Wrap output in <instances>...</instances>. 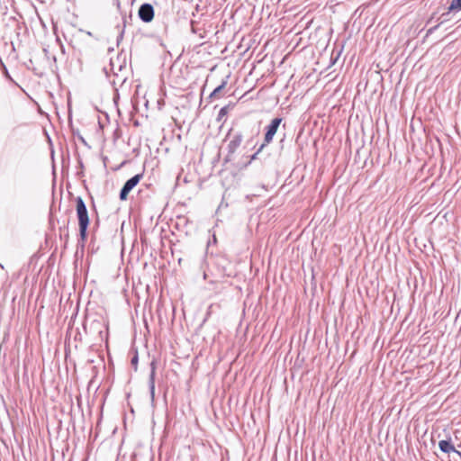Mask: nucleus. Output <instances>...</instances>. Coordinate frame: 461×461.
Instances as JSON below:
<instances>
[{"label": "nucleus", "instance_id": "1", "mask_svg": "<svg viewBox=\"0 0 461 461\" xmlns=\"http://www.w3.org/2000/svg\"><path fill=\"white\" fill-rule=\"evenodd\" d=\"M76 211L78 220L80 237L82 240H85L86 238V230L89 225V216L86 206L80 196L76 198Z\"/></svg>", "mask_w": 461, "mask_h": 461}, {"label": "nucleus", "instance_id": "2", "mask_svg": "<svg viewBox=\"0 0 461 461\" xmlns=\"http://www.w3.org/2000/svg\"><path fill=\"white\" fill-rule=\"evenodd\" d=\"M281 122V118H275L274 120H272L271 123L267 126V131L265 134L264 143L260 146L258 150L251 157V159H255L257 155L264 149V147L272 141L273 137L276 133Z\"/></svg>", "mask_w": 461, "mask_h": 461}, {"label": "nucleus", "instance_id": "3", "mask_svg": "<svg viewBox=\"0 0 461 461\" xmlns=\"http://www.w3.org/2000/svg\"><path fill=\"white\" fill-rule=\"evenodd\" d=\"M143 174H137L130 178L123 185L120 193V199L124 201L127 199L129 193L139 184L142 179Z\"/></svg>", "mask_w": 461, "mask_h": 461}, {"label": "nucleus", "instance_id": "4", "mask_svg": "<svg viewBox=\"0 0 461 461\" xmlns=\"http://www.w3.org/2000/svg\"><path fill=\"white\" fill-rule=\"evenodd\" d=\"M139 16L145 23L151 22L154 17V10L152 5L149 4L142 5L139 9Z\"/></svg>", "mask_w": 461, "mask_h": 461}, {"label": "nucleus", "instance_id": "5", "mask_svg": "<svg viewBox=\"0 0 461 461\" xmlns=\"http://www.w3.org/2000/svg\"><path fill=\"white\" fill-rule=\"evenodd\" d=\"M242 142L241 134H236L232 137V139L228 143V151L230 154H233L237 151Z\"/></svg>", "mask_w": 461, "mask_h": 461}, {"label": "nucleus", "instance_id": "6", "mask_svg": "<svg viewBox=\"0 0 461 461\" xmlns=\"http://www.w3.org/2000/svg\"><path fill=\"white\" fill-rule=\"evenodd\" d=\"M438 447L440 450L444 453L449 454L451 452H456L458 456H461V452L457 451L450 441L440 440L438 442Z\"/></svg>", "mask_w": 461, "mask_h": 461}, {"label": "nucleus", "instance_id": "7", "mask_svg": "<svg viewBox=\"0 0 461 461\" xmlns=\"http://www.w3.org/2000/svg\"><path fill=\"white\" fill-rule=\"evenodd\" d=\"M226 85H227V81L226 80L222 81V83L212 91L210 97H214V98L221 97V91L224 89Z\"/></svg>", "mask_w": 461, "mask_h": 461}, {"label": "nucleus", "instance_id": "8", "mask_svg": "<svg viewBox=\"0 0 461 461\" xmlns=\"http://www.w3.org/2000/svg\"><path fill=\"white\" fill-rule=\"evenodd\" d=\"M448 9L449 11L461 10V0H453Z\"/></svg>", "mask_w": 461, "mask_h": 461}, {"label": "nucleus", "instance_id": "9", "mask_svg": "<svg viewBox=\"0 0 461 461\" xmlns=\"http://www.w3.org/2000/svg\"><path fill=\"white\" fill-rule=\"evenodd\" d=\"M230 105L222 107L219 112V116L223 117L228 114Z\"/></svg>", "mask_w": 461, "mask_h": 461}, {"label": "nucleus", "instance_id": "10", "mask_svg": "<svg viewBox=\"0 0 461 461\" xmlns=\"http://www.w3.org/2000/svg\"><path fill=\"white\" fill-rule=\"evenodd\" d=\"M131 364H132L133 366H137V364H138V357H137V356H135V357L131 359Z\"/></svg>", "mask_w": 461, "mask_h": 461}]
</instances>
